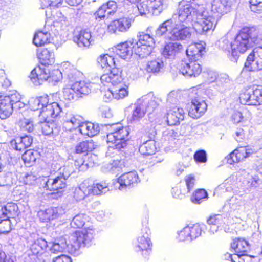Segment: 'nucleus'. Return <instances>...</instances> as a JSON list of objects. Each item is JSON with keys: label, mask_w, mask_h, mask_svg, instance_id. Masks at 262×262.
<instances>
[{"label": "nucleus", "mask_w": 262, "mask_h": 262, "mask_svg": "<svg viewBox=\"0 0 262 262\" xmlns=\"http://www.w3.org/2000/svg\"><path fill=\"white\" fill-rule=\"evenodd\" d=\"M48 245H49L48 250H49L53 253H58V252H62L64 248V246H61L58 243H49Z\"/></svg>", "instance_id": "338daca9"}, {"label": "nucleus", "mask_w": 262, "mask_h": 262, "mask_svg": "<svg viewBox=\"0 0 262 262\" xmlns=\"http://www.w3.org/2000/svg\"><path fill=\"white\" fill-rule=\"evenodd\" d=\"M51 35L48 32L38 31L36 32L33 38V43L36 46H42L51 42Z\"/></svg>", "instance_id": "c9c22d12"}, {"label": "nucleus", "mask_w": 262, "mask_h": 262, "mask_svg": "<svg viewBox=\"0 0 262 262\" xmlns=\"http://www.w3.org/2000/svg\"><path fill=\"white\" fill-rule=\"evenodd\" d=\"M180 24H174L172 19H168L159 26L156 34L161 36L168 32V36L170 40H187L191 35L190 27Z\"/></svg>", "instance_id": "7ed1b4c3"}, {"label": "nucleus", "mask_w": 262, "mask_h": 262, "mask_svg": "<svg viewBox=\"0 0 262 262\" xmlns=\"http://www.w3.org/2000/svg\"><path fill=\"white\" fill-rule=\"evenodd\" d=\"M43 181V187L50 191H59L65 188L67 185L66 180L58 174L55 177H46Z\"/></svg>", "instance_id": "a211bd4d"}, {"label": "nucleus", "mask_w": 262, "mask_h": 262, "mask_svg": "<svg viewBox=\"0 0 262 262\" xmlns=\"http://www.w3.org/2000/svg\"><path fill=\"white\" fill-rule=\"evenodd\" d=\"M148 2L153 15H159L165 8L163 0H148Z\"/></svg>", "instance_id": "c03bdc74"}, {"label": "nucleus", "mask_w": 262, "mask_h": 262, "mask_svg": "<svg viewBox=\"0 0 262 262\" xmlns=\"http://www.w3.org/2000/svg\"><path fill=\"white\" fill-rule=\"evenodd\" d=\"M207 192L204 189H200L195 191L191 199L193 203L199 204L201 200L207 198Z\"/></svg>", "instance_id": "4d7b16f0"}, {"label": "nucleus", "mask_w": 262, "mask_h": 262, "mask_svg": "<svg viewBox=\"0 0 262 262\" xmlns=\"http://www.w3.org/2000/svg\"><path fill=\"white\" fill-rule=\"evenodd\" d=\"M202 9L203 4L191 3L183 5V3L181 2L177 13L173 15L172 19L177 20L178 23L183 26H192L194 28L195 23Z\"/></svg>", "instance_id": "20e7f679"}, {"label": "nucleus", "mask_w": 262, "mask_h": 262, "mask_svg": "<svg viewBox=\"0 0 262 262\" xmlns=\"http://www.w3.org/2000/svg\"><path fill=\"white\" fill-rule=\"evenodd\" d=\"M64 213V210L61 207H51L39 211L38 215L40 219L44 222L57 218Z\"/></svg>", "instance_id": "b1692460"}, {"label": "nucleus", "mask_w": 262, "mask_h": 262, "mask_svg": "<svg viewBox=\"0 0 262 262\" xmlns=\"http://www.w3.org/2000/svg\"><path fill=\"white\" fill-rule=\"evenodd\" d=\"M239 98L242 104L257 105L256 98L255 96L253 86H250L243 89L239 95Z\"/></svg>", "instance_id": "c756f323"}, {"label": "nucleus", "mask_w": 262, "mask_h": 262, "mask_svg": "<svg viewBox=\"0 0 262 262\" xmlns=\"http://www.w3.org/2000/svg\"><path fill=\"white\" fill-rule=\"evenodd\" d=\"M84 158L86 163L87 169L98 164V158L97 156L94 154H88L84 156Z\"/></svg>", "instance_id": "bf43d9fd"}, {"label": "nucleus", "mask_w": 262, "mask_h": 262, "mask_svg": "<svg viewBox=\"0 0 262 262\" xmlns=\"http://www.w3.org/2000/svg\"><path fill=\"white\" fill-rule=\"evenodd\" d=\"M183 49V46L178 42H169L166 43L162 51L164 57L168 59H174Z\"/></svg>", "instance_id": "393cba45"}, {"label": "nucleus", "mask_w": 262, "mask_h": 262, "mask_svg": "<svg viewBox=\"0 0 262 262\" xmlns=\"http://www.w3.org/2000/svg\"><path fill=\"white\" fill-rule=\"evenodd\" d=\"M10 224L9 220L0 219V234L8 233L11 230Z\"/></svg>", "instance_id": "680f3d73"}, {"label": "nucleus", "mask_w": 262, "mask_h": 262, "mask_svg": "<svg viewBox=\"0 0 262 262\" xmlns=\"http://www.w3.org/2000/svg\"><path fill=\"white\" fill-rule=\"evenodd\" d=\"M108 71L110 72V73L103 74L101 76L100 80L104 85L111 83L113 86L114 84L120 79L121 76L118 74V71H117V73H116V71H114L113 70Z\"/></svg>", "instance_id": "e433bc0d"}, {"label": "nucleus", "mask_w": 262, "mask_h": 262, "mask_svg": "<svg viewBox=\"0 0 262 262\" xmlns=\"http://www.w3.org/2000/svg\"><path fill=\"white\" fill-rule=\"evenodd\" d=\"M73 41L80 48L89 47L92 43L91 33L85 30H82L73 37Z\"/></svg>", "instance_id": "7c9ffc66"}, {"label": "nucleus", "mask_w": 262, "mask_h": 262, "mask_svg": "<svg viewBox=\"0 0 262 262\" xmlns=\"http://www.w3.org/2000/svg\"><path fill=\"white\" fill-rule=\"evenodd\" d=\"M37 258V256L33 254L28 250L23 254L21 262H35Z\"/></svg>", "instance_id": "774afa93"}, {"label": "nucleus", "mask_w": 262, "mask_h": 262, "mask_svg": "<svg viewBox=\"0 0 262 262\" xmlns=\"http://www.w3.org/2000/svg\"><path fill=\"white\" fill-rule=\"evenodd\" d=\"M48 103V96H41L38 98H32L29 101L30 108L32 111H41V107Z\"/></svg>", "instance_id": "ea45409f"}, {"label": "nucleus", "mask_w": 262, "mask_h": 262, "mask_svg": "<svg viewBox=\"0 0 262 262\" xmlns=\"http://www.w3.org/2000/svg\"><path fill=\"white\" fill-rule=\"evenodd\" d=\"M136 45H144V46H154L155 45V41L154 38L150 35L147 34H141L139 36V40L135 43Z\"/></svg>", "instance_id": "603ef678"}, {"label": "nucleus", "mask_w": 262, "mask_h": 262, "mask_svg": "<svg viewBox=\"0 0 262 262\" xmlns=\"http://www.w3.org/2000/svg\"><path fill=\"white\" fill-rule=\"evenodd\" d=\"M144 132L148 138L139 148V152L143 155H151L155 153L156 147L154 141L156 135L155 126L152 124H148L144 128Z\"/></svg>", "instance_id": "9d476101"}, {"label": "nucleus", "mask_w": 262, "mask_h": 262, "mask_svg": "<svg viewBox=\"0 0 262 262\" xmlns=\"http://www.w3.org/2000/svg\"><path fill=\"white\" fill-rule=\"evenodd\" d=\"M194 159L198 163L206 162L207 161V155L205 151L200 150L196 151L194 155Z\"/></svg>", "instance_id": "69168bd1"}, {"label": "nucleus", "mask_w": 262, "mask_h": 262, "mask_svg": "<svg viewBox=\"0 0 262 262\" xmlns=\"http://www.w3.org/2000/svg\"><path fill=\"white\" fill-rule=\"evenodd\" d=\"M13 110L11 93L5 96H0V118H7L12 114Z\"/></svg>", "instance_id": "4be33fe9"}, {"label": "nucleus", "mask_w": 262, "mask_h": 262, "mask_svg": "<svg viewBox=\"0 0 262 262\" xmlns=\"http://www.w3.org/2000/svg\"><path fill=\"white\" fill-rule=\"evenodd\" d=\"M12 174L7 172L0 174V186L10 185L12 183Z\"/></svg>", "instance_id": "13d9d810"}, {"label": "nucleus", "mask_w": 262, "mask_h": 262, "mask_svg": "<svg viewBox=\"0 0 262 262\" xmlns=\"http://www.w3.org/2000/svg\"><path fill=\"white\" fill-rule=\"evenodd\" d=\"M47 65L41 64L35 68L31 72L30 78L35 85H39L49 79L50 69Z\"/></svg>", "instance_id": "dca6fc26"}, {"label": "nucleus", "mask_w": 262, "mask_h": 262, "mask_svg": "<svg viewBox=\"0 0 262 262\" xmlns=\"http://www.w3.org/2000/svg\"><path fill=\"white\" fill-rule=\"evenodd\" d=\"M136 9L141 16H146L147 14L151 13L148 0L143 1L138 4Z\"/></svg>", "instance_id": "5fc2aeb1"}, {"label": "nucleus", "mask_w": 262, "mask_h": 262, "mask_svg": "<svg viewBox=\"0 0 262 262\" xmlns=\"http://www.w3.org/2000/svg\"><path fill=\"white\" fill-rule=\"evenodd\" d=\"M21 128L23 131H27L31 133L34 130V126L33 122L29 120L25 119L21 122Z\"/></svg>", "instance_id": "052dcab7"}, {"label": "nucleus", "mask_w": 262, "mask_h": 262, "mask_svg": "<svg viewBox=\"0 0 262 262\" xmlns=\"http://www.w3.org/2000/svg\"><path fill=\"white\" fill-rule=\"evenodd\" d=\"M49 100L48 99V102ZM61 111V108L59 104L57 102H53L51 103L46 104L41 107L40 112V116H42L47 120L48 118H55Z\"/></svg>", "instance_id": "5701e85b"}, {"label": "nucleus", "mask_w": 262, "mask_h": 262, "mask_svg": "<svg viewBox=\"0 0 262 262\" xmlns=\"http://www.w3.org/2000/svg\"><path fill=\"white\" fill-rule=\"evenodd\" d=\"M231 247L235 252V255L238 257L244 255L250 249L248 242L244 238H236L233 239Z\"/></svg>", "instance_id": "c85d7f7f"}, {"label": "nucleus", "mask_w": 262, "mask_h": 262, "mask_svg": "<svg viewBox=\"0 0 262 262\" xmlns=\"http://www.w3.org/2000/svg\"><path fill=\"white\" fill-rule=\"evenodd\" d=\"M38 157V154L37 151L28 150L23 155L22 159L25 163L30 166L35 162Z\"/></svg>", "instance_id": "49530a36"}, {"label": "nucleus", "mask_w": 262, "mask_h": 262, "mask_svg": "<svg viewBox=\"0 0 262 262\" xmlns=\"http://www.w3.org/2000/svg\"><path fill=\"white\" fill-rule=\"evenodd\" d=\"M150 229L145 227L142 229V232L137 238L136 244L137 251H142L143 255L146 256L151 251L152 244L149 238Z\"/></svg>", "instance_id": "ddd939ff"}, {"label": "nucleus", "mask_w": 262, "mask_h": 262, "mask_svg": "<svg viewBox=\"0 0 262 262\" xmlns=\"http://www.w3.org/2000/svg\"><path fill=\"white\" fill-rule=\"evenodd\" d=\"M202 9L194 25V29L199 34H203L209 30H213L217 24L215 17L209 14L203 5Z\"/></svg>", "instance_id": "0eeeda50"}, {"label": "nucleus", "mask_w": 262, "mask_h": 262, "mask_svg": "<svg viewBox=\"0 0 262 262\" xmlns=\"http://www.w3.org/2000/svg\"><path fill=\"white\" fill-rule=\"evenodd\" d=\"M6 212V219L9 220L10 218H14L18 215V207L16 204L14 203H8L5 205Z\"/></svg>", "instance_id": "de8ad7c7"}, {"label": "nucleus", "mask_w": 262, "mask_h": 262, "mask_svg": "<svg viewBox=\"0 0 262 262\" xmlns=\"http://www.w3.org/2000/svg\"><path fill=\"white\" fill-rule=\"evenodd\" d=\"M154 46H144V45H134V51L135 54L139 56L141 58H143L149 56Z\"/></svg>", "instance_id": "58836bf2"}, {"label": "nucleus", "mask_w": 262, "mask_h": 262, "mask_svg": "<svg viewBox=\"0 0 262 262\" xmlns=\"http://www.w3.org/2000/svg\"><path fill=\"white\" fill-rule=\"evenodd\" d=\"M88 220V216L84 214H79L74 216L71 222V226L74 228L83 227Z\"/></svg>", "instance_id": "8fccbe9b"}, {"label": "nucleus", "mask_w": 262, "mask_h": 262, "mask_svg": "<svg viewBox=\"0 0 262 262\" xmlns=\"http://www.w3.org/2000/svg\"><path fill=\"white\" fill-rule=\"evenodd\" d=\"M58 170L59 171L58 175L66 180L75 171L73 163L68 164L60 167Z\"/></svg>", "instance_id": "6e6d98bb"}, {"label": "nucleus", "mask_w": 262, "mask_h": 262, "mask_svg": "<svg viewBox=\"0 0 262 262\" xmlns=\"http://www.w3.org/2000/svg\"><path fill=\"white\" fill-rule=\"evenodd\" d=\"M99 64L102 68L106 69L107 71L113 70L118 71L117 64L116 63L114 58L108 54L101 55L97 59Z\"/></svg>", "instance_id": "2f4dec72"}, {"label": "nucleus", "mask_w": 262, "mask_h": 262, "mask_svg": "<svg viewBox=\"0 0 262 262\" xmlns=\"http://www.w3.org/2000/svg\"><path fill=\"white\" fill-rule=\"evenodd\" d=\"M250 9L254 13L262 12V0H250Z\"/></svg>", "instance_id": "e2e57ef3"}, {"label": "nucleus", "mask_w": 262, "mask_h": 262, "mask_svg": "<svg viewBox=\"0 0 262 262\" xmlns=\"http://www.w3.org/2000/svg\"><path fill=\"white\" fill-rule=\"evenodd\" d=\"M252 153V149L246 147H240L230 153L225 158V159L228 163L232 164L235 162H239L248 157Z\"/></svg>", "instance_id": "412c9836"}, {"label": "nucleus", "mask_w": 262, "mask_h": 262, "mask_svg": "<svg viewBox=\"0 0 262 262\" xmlns=\"http://www.w3.org/2000/svg\"><path fill=\"white\" fill-rule=\"evenodd\" d=\"M184 111L182 108L174 107L167 114V121L169 125H176L184 118Z\"/></svg>", "instance_id": "cd10ccee"}, {"label": "nucleus", "mask_w": 262, "mask_h": 262, "mask_svg": "<svg viewBox=\"0 0 262 262\" xmlns=\"http://www.w3.org/2000/svg\"><path fill=\"white\" fill-rule=\"evenodd\" d=\"M53 124L49 123V121L41 123V128L42 134L46 136H49L53 134Z\"/></svg>", "instance_id": "0e129e2a"}, {"label": "nucleus", "mask_w": 262, "mask_h": 262, "mask_svg": "<svg viewBox=\"0 0 262 262\" xmlns=\"http://www.w3.org/2000/svg\"><path fill=\"white\" fill-rule=\"evenodd\" d=\"M95 147L96 145L92 141H83L75 146V151L78 154L84 153L92 151Z\"/></svg>", "instance_id": "a18cd8bd"}, {"label": "nucleus", "mask_w": 262, "mask_h": 262, "mask_svg": "<svg viewBox=\"0 0 262 262\" xmlns=\"http://www.w3.org/2000/svg\"><path fill=\"white\" fill-rule=\"evenodd\" d=\"M49 246L46 241L42 238H38L31 244L28 250L37 256L38 254L48 251Z\"/></svg>", "instance_id": "72a5a7b5"}, {"label": "nucleus", "mask_w": 262, "mask_h": 262, "mask_svg": "<svg viewBox=\"0 0 262 262\" xmlns=\"http://www.w3.org/2000/svg\"><path fill=\"white\" fill-rule=\"evenodd\" d=\"M134 48L133 41L128 40L117 45L115 47V52L121 58L125 59L132 55Z\"/></svg>", "instance_id": "a878e982"}, {"label": "nucleus", "mask_w": 262, "mask_h": 262, "mask_svg": "<svg viewBox=\"0 0 262 262\" xmlns=\"http://www.w3.org/2000/svg\"><path fill=\"white\" fill-rule=\"evenodd\" d=\"M114 98L117 100L123 99L128 95V86L121 77L112 86Z\"/></svg>", "instance_id": "bb28decb"}, {"label": "nucleus", "mask_w": 262, "mask_h": 262, "mask_svg": "<svg viewBox=\"0 0 262 262\" xmlns=\"http://www.w3.org/2000/svg\"><path fill=\"white\" fill-rule=\"evenodd\" d=\"M211 4V11L221 14L227 13L231 7L227 0H213Z\"/></svg>", "instance_id": "473e14b6"}, {"label": "nucleus", "mask_w": 262, "mask_h": 262, "mask_svg": "<svg viewBox=\"0 0 262 262\" xmlns=\"http://www.w3.org/2000/svg\"><path fill=\"white\" fill-rule=\"evenodd\" d=\"M111 127L112 132L107 135V142L112 144V148L118 150L125 147L128 139V128L121 124H113Z\"/></svg>", "instance_id": "423d86ee"}, {"label": "nucleus", "mask_w": 262, "mask_h": 262, "mask_svg": "<svg viewBox=\"0 0 262 262\" xmlns=\"http://www.w3.org/2000/svg\"><path fill=\"white\" fill-rule=\"evenodd\" d=\"M90 83L85 81L76 82L71 85H67L63 89V93L65 99L72 100L80 96V95H88L91 92Z\"/></svg>", "instance_id": "6e6552de"}, {"label": "nucleus", "mask_w": 262, "mask_h": 262, "mask_svg": "<svg viewBox=\"0 0 262 262\" xmlns=\"http://www.w3.org/2000/svg\"><path fill=\"white\" fill-rule=\"evenodd\" d=\"M84 121L83 118L77 114L67 113L63 118L62 127L66 131L71 132L80 128Z\"/></svg>", "instance_id": "6ab92c4d"}, {"label": "nucleus", "mask_w": 262, "mask_h": 262, "mask_svg": "<svg viewBox=\"0 0 262 262\" xmlns=\"http://www.w3.org/2000/svg\"><path fill=\"white\" fill-rule=\"evenodd\" d=\"M205 43L200 42L191 44L186 50V54L189 58V62H182L180 67V72L188 77H195L202 71L199 60L205 53Z\"/></svg>", "instance_id": "f03ea898"}, {"label": "nucleus", "mask_w": 262, "mask_h": 262, "mask_svg": "<svg viewBox=\"0 0 262 262\" xmlns=\"http://www.w3.org/2000/svg\"><path fill=\"white\" fill-rule=\"evenodd\" d=\"M11 95L13 109H21L25 106V104L20 101L21 96L17 92L12 91Z\"/></svg>", "instance_id": "864d4df0"}, {"label": "nucleus", "mask_w": 262, "mask_h": 262, "mask_svg": "<svg viewBox=\"0 0 262 262\" xmlns=\"http://www.w3.org/2000/svg\"><path fill=\"white\" fill-rule=\"evenodd\" d=\"M90 194L100 195L109 191L108 185L106 183H100L89 186Z\"/></svg>", "instance_id": "79ce46f5"}, {"label": "nucleus", "mask_w": 262, "mask_h": 262, "mask_svg": "<svg viewBox=\"0 0 262 262\" xmlns=\"http://www.w3.org/2000/svg\"><path fill=\"white\" fill-rule=\"evenodd\" d=\"M245 204V200L242 195L234 194L226 201L223 210L227 213H238L243 211Z\"/></svg>", "instance_id": "2eb2a0df"}, {"label": "nucleus", "mask_w": 262, "mask_h": 262, "mask_svg": "<svg viewBox=\"0 0 262 262\" xmlns=\"http://www.w3.org/2000/svg\"><path fill=\"white\" fill-rule=\"evenodd\" d=\"M38 58L41 64L51 65L54 62V55L47 49H43L38 54Z\"/></svg>", "instance_id": "4c0bfd02"}, {"label": "nucleus", "mask_w": 262, "mask_h": 262, "mask_svg": "<svg viewBox=\"0 0 262 262\" xmlns=\"http://www.w3.org/2000/svg\"><path fill=\"white\" fill-rule=\"evenodd\" d=\"M90 190L84 183L81 184L75 189L74 198L78 201L83 200L86 196L90 195Z\"/></svg>", "instance_id": "37998d69"}, {"label": "nucleus", "mask_w": 262, "mask_h": 262, "mask_svg": "<svg viewBox=\"0 0 262 262\" xmlns=\"http://www.w3.org/2000/svg\"><path fill=\"white\" fill-rule=\"evenodd\" d=\"M262 39L261 31L255 27L243 28L233 41V49L231 60L236 62L239 54H243L254 45H260Z\"/></svg>", "instance_id": "f257e3e1"}, {"label": "nucleus", "mask_w": 262, "mask_h": 262, "mask_svg": "<svg viewBox=\"0 0 262 262\" xmlns=\"http://www.w3.org/2000/svg\"><path fill=\"white\" fill-rule=\"evenodd\" d=\"M120 161L118 160H111L108 163L103 164L102 167V170L104 172H110L116 173V171H119V164Z\"/></svg>", "instance_id": "09e8293b"}, {"label": "nucleus", "mask_w": 262, "mask_h": 262, "mask_svg": "<svg viewBox=\"0 0 262 262\" xmlns=\"http://www.w3.org/2000/svg\"><path fill=\"white\" fill-rule=\"evenodd\" d=\"M207 108V105L204 100L198 97L193 98L188 106V115L192 118H199L205 113Z\"/></svg>", "instance_id": "f3484780"}, {"label": "nucleus", "mask_w": 262, "mask_h": 262, "mask_svg": "<svg viewBox=\"0 0 262 262\" xmlns=\"http://www.w3.org/2000/svg\"><path fill=\"white\" fill-rule=\"evenodd\" d=\"M140 182L138 174L133 171L123 174L118 179V189L125 190L136 186Z\"/></svg>", "instance_id": "4468645a"}, {"label": "nucleus", "mask_w": 262, "mask_h": 262, "mask_svg": "<svg viewBox=\"0 0 262 262\" xmlns=\"http://www.w3.org/2000/svg\"><path fill=\"white\" fill-rule=\"evenodd\" d=\"M245 68L248 71H254L262 70V47L255 48L247 57Z\"/></svg>", "instance_id": "f8f14e48"}, {"label": "nucleus", "mask_w": 262, "mask_h": 262, "mask_svg": "<svg viewBox=\"0 0 262 262\" xmlns=\"http://www.w3.org/2000/svg\"><path fill=\"white\" fill-rule=\"evenodd\" d=\"M204 228V225L189 224L178 231L177 238L180 242L191 241L199 237Z\"/></svg>", "instance_id": "9b49d317"}, {"label": "nucleus", "mask_w": 262, "mask_h": 262, "mask_svg": "<svg viewBox=\"0 0 262 262\" xmlns=\"http://www.w3.org/2000/svg\"><path fill=\"white\" fill-rule=\"evenodd\" d=\"M135 105V107L129 119L132 122H138L144 116L146 112H152L158 103L155 97L145 96L138 99Z\"/></svg>", "instance_id": "39448f33"}, {"label": "nucleus", "mask_w": 262, "mask_h": 262, "mask_svg": "<svg viewBox=\"0 0 262 262\" xmlns=\"http://www.w3.org/2000/svg\"><path fill=\"white\" fill-rule=\"evenodd\" d=\"M233 41H230L226 38H223L219 43V47L222 50L227 52L230 59L232 58V53L233 52Z\"/></svg>", "instance_id": "3c124183"}, {"label": "nucleus", "mask_w": 262, "mask_h": 262, "mask_svg": "<svg viewBox=\"0 0 262 262\" xmlns=\"http://www.w3.org/2000/svg\"><path fill=\"white\" fill-rule=\"evenodd\" d=\"M164 66V64L162 60L158 58L148 62L146 70L148 72L156 73L160 72Z\"/></svg>", "instance_id": "a19ab883"}, {"label": "nucleus", "mask_w": 262, "mask_h": 262, "mask_svg": "<svg viewBox=\"0 0 262 262\" xmlns=\"http://www.w3.org/2000/svg\"><path fill=\"white\" fill-rule=\"evenodd\" d=\"M132 20L128 17H122L114 20L108 25L107 30L111 33H116L117 32H127L131 27Z\"/></svg>", "instance_id": "aec40b11"}, {"label": "nucleus", "mask_w": 262, "mask_h": 262, "mask_svg": "<svg viewBox=\"0 0 262 262\" xmlns=\"http://www.w3.org/2000/svg\"><path fill=\"white\" fill-rule=\"evenodd\" d=\"M79 131L82 135H86L89 137H93L97 135L100 128L98 124H95L91 122H84L81 124Z\"/></svg>", "instance_id": "f704fd0d"}, {"label": "nucleus", "mask_w": 262, "mask_h": 262, "mask_svg": "<svg viewBox=\"0 0 262 262\" xmlns=\"http://www.w3.org/2000/svg\"><path fill=\"white\" fill-rule=\"evenodd\" d=\"M94 232L93 227L90 226L74 232L72 235L71 239L74 242L75 248L91 245L94 238Z\"/></svg>", "instance_id": "1a4fd4ad"}]
</instances>
